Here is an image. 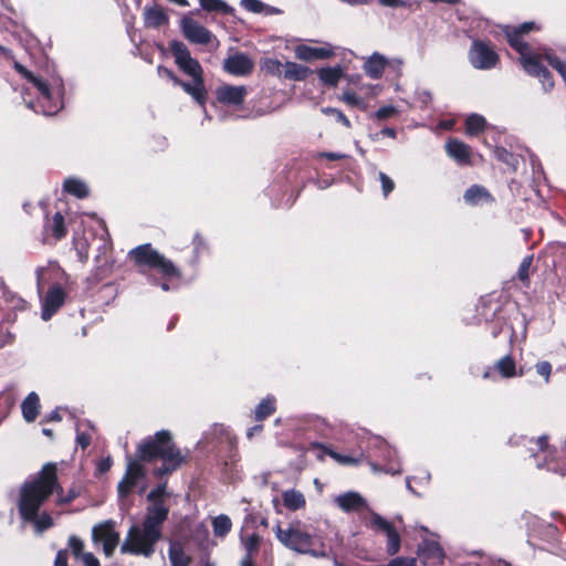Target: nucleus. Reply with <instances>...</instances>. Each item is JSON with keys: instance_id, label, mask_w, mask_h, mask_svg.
<instances>
[{"instance_id": "nucleus-8", "label": "nucleus", "mask_w": 566, "mask_h": 566, "mask_svg": "<svg viewBox=\"0 0 566 566\" xmlns=\"http://www.w3.org/2000/svg\"><path fill=\"white\" fill-rule=\"evenodd\" d=\"M512 42L513 49H515L521 55V63L525 71L533 76H537L541 80L545 91L552 90L554 86V81L549 71L542 65L541 55L527 54V52H525L526 48L524 45H522L516 40H513Z\"/></svg>"}, {"instance_id": "nucleus-49", "label": "nucleus", "mask_w": 566, "mask_h": 566, "mask_svg": "<svg viewBox=\"0 0 566 566\" xmlns=\"http://www.w3.org/2000/svg\"><path fill=\"white\" fill-rule=\"evenodd\" d=\"M416 101L422 108H427L432 102V94L426 90L418 91L416 93Z\"/></svg>"}, {"instance_id": "nucleus-14", "label": "nucleus", "mask_w": 566, "mask_h": 566, "mask_svg": "<svg viewBox=\"0 0 566 566\" xmlns=\"http://www.w3.org/2000/svg\"><path fill=\"white\" fill-rule=\"evenodd\" d=\"M248 95V90L243 85H222L217 88V99L226 105L239 106L241 105Z\"/></svg>"}, {"instance_id": "nucleus-32", "label": "nucleus", "mask_w": 566, "mask_h": 566, "mask_svg": "<svg viewBox=\"0 0 566 566\" xmlns=\"http://www.w3.org/2000/svg\"><path fill=\"white\" fill-rule=\"evenodd\" d=\"M63 188L66 192L77 197L85 198L88 196V188L82 180L69 178L64 181Z\"/></svg>"}, {"instance_id": "nucleus-34", "label": "nucleus", "mask_w": 566, "mask_h": 566, "mask_svg": "<svg viewBox=\"0 0 566 566\" xmlns=\"http://www.w3.org/2000/svg\"><path fill=\"white\" fill-rule=\"evenodd\" d=\"M200 7L208 12L229 14L233 9L223 0H199Z\"/></svg>"}, {"instance_id": "nucleus-64", "label": "nucleus", "mask_w": 566, "mask_h": 566, "mask_svg": "<svg viewBox=\"0 0 566 566\" xmlns=\"http://www.w3.org/2000/svg\"><path fill=\"white\" fill-rule=\"evenodd\" d=\"M252 557H253V556L245 555V556L242 558V560H241V563H240V566H254V565H253V562H252Z\"/></svg>"}, {"instance_id": "nucleus-21", "label": "nucleus", "mask_w": 566, "mask_h": 566, "mask_svg": "<svg viewBox=\"0 0 566 566\" xmlns=\"http://www.w3.org/2000/svg\"><path fill=\"white\" fill-rule=\"evenodd\" d=\"M419 555L427 562L440 563L444 558V552L438 542L423 541L419 546Z\"/></svg>"}, {"instance_id": "nucleus-59", "label": "nucleus", "mask_w": 566, "mask_h": 566, "mask_svg": "<svg viewBox=\"0 0 566 566\" xmlns=\"http://www.w3.org/2000/svg\"><path fill=\"white\" fill-rule=\"evenodd\" d=\"M264 66L269 72H279L280 67L282 66L281 62L274 59L265 60Z\"/></svg>"}, {"instance_id": "nucleus-19", "label": "nucleus", "mask_w": 566, "mask_h": 566, "mask_svg": "<svg viewBox=\"0 0 566 566\" xmlns=\"http://www.w3.org/2000/svg\"><path fill=\"white\" fill-rule=\"evenodd\" d=\"M191 82H185L182 90L189 94L200 106H205L208 92L202 76L191 77Z\"/></svg>"}, {"instance_id": "nucleus-45", "label": "nucleus", "mask_w": 566, "mask_h": 566, "mask_svg": "<svg viewBox=\"0 0 566 566\" xmlns=\"http://www.w3.org/2000/svg\"><path fill=\"white\" fill-rule=\"evenodd\" d=\"M532 262H533V255H527L522 260V262L518 266L517 276L522 282H524L526 284H528V276H530L528 272H530Z\"/></svg>"}, {"instance_id": "nucleus-31", "label": "nucleus", "mask_w": 566, "mask_h": 566, "mask_svg": "<svg viewBox=\"0 0 566 566\" xmlns=\"http://www.w3.org/2000/svg\"><path fill=\"white\" fill-rule=\"evenodd\" d=\"M495 370L504 378H512L516 376V365L511 355L502 357L495 364Z\"/></svg>"}, {"instance_id": "nucleus-60", "label": "nucleus", "mask_w": 566, "mask_h": 566, "mask_svg": "<svg viewBox=\"0 0 566 566\" xmlns=\"http://www.w3.org/2000/svg\"><path fill=\"white\" fill-rule=\"evenodd\" d=\"M333 55V51L328 48H315V60L327 59Z\"/></svg>"}, {"instance_id": "nucleus-42", "label": "nucleus", "mask_w": 566, "mask_h": 566, "mask_svg": "<svg viewBox=\"0 0 566 566\" xmlns=\"http://www.w3.org/2000/svg\"><path fill=\"white\" fill-rule=\"evenodd\" d=\"M67 544H69V548L72 552L73 556L76 559H81L82 555L85 554L83 541L80 537L72 535L69 537Z\"/></svg>"}, {"instance_id": "nucleus-17", "label": "nucleus", "mask_w": 566, "mask_h": 566, "mask_svg": "<svg viewBox=\"0 0 566 566\" xmlns=\"http://www.w3.org/2000/svg\"><path fill=\"white\" fill-rule=\"evenodd\" d=\"M446 151L459 165H470L471 163V147L459 139H449L446 143Z\"/></svg>"}, {"instance_id": "nucleus-48", "label": "nucleus", "mask_w": 566, "mask_h": 566, "mask_svg": "<svg viewBox=\"0 0 566 566\" xmlns=\"http://www.w3.org/2000/svg\"><path fill=\"white\" fill-rule=\"evenodd\" d=\"M379 180L381 182V189L385 197H387L395 188L394 180L385 172H379Z\"/></svg>"}, {"instance_id": "nucleus-43", "label": "nucleus", "mask_w": 566, "mask_h": 566, "mask_svg": "<svg viewBox=\"0 0 566 566\" xmlns=\"http://www.w3.org/2000/svg\"><path fill=\"white\" fill-rule=\"evenodd\" d=\"M545 59L552 67H554L563 77L566 83V63L562 62L558 57L553 55L551 52L545 53Z\"/></svg>"}, {"instance_id": "nucleus-58", "label": "nucleus", "mask_w": 566, "mask_h": 566, "mask_svg": "<svg viewBox=\"0 0 566 566\" xmlns=\"http://www.w3.org/2000/svg\"><path fill=\"white\" fill-rule=\"evenodd\" d=\"M84 566H99L98 559L92 553H85L81 559Z\"/></svg>"}, {"instance_id": "nucleus-25", "label": "nucleus", "mask_w": 566, "mask_h": 566, "mask_svg": "<svg viewBox=\"0 0 566 566\" xmlns=\"http://www.w3.org/2000/svg\"><path fill=\"white\" fill-rule=\"evenodd\" d=\"M317 75L324 85L335 87L344 76V69L340 65L322 67Z\"/></svg>"}, {"instance_id": "nucleus-39", "label": "nucleus", "mask_w": 566, "mask_h": 566, "mask_svg": "<svg viewBox=\"0 0 566 566\" xmlns=\"http://www.w3.org/2000/svg\"><path fill=\"white\" fill-rule=\"evenodd\" d=\"M385 534L387 535V553L389 555L397 554L400 549V535L394 526L390 528V531L385 532Z\"/></svg>"}, {"instance_id": "nucleus-24", "label": "nucleus", "mask_w": 566, "mask_h": 566, "mask_svg": "<svg viewBox=\"0 0 566 566\" xmlns=\"http://www.w3.org/2000/svg\"><path fill=\"white\" fill-rule=\"evenodd\" d=\"M534 28H535L534 22H525V23L521 24L518 28H515L513 30H511L509 27H506L505 34H506L510 45L513 48L512 41L516 40L517 42H520L522 45H524L526 48L525 52H527V54H535L531 50L530 45L526 42L522 41V35L528 33Z\"/></svg>"}, {"instance_id": "nucleus-53", "label": "nucleus", "mask_w": 566, "mask_h": 566, "mask_svg": "<svg viewBox=\"0 0 566 566\" xmlns=\"http://www.w3.org/2000/svg\"><path fill=\"white\" fill-rule=\"evenodd\" d=\"M395 113H396V108L395 107H392V106H384V107H380L376 112L375 116L378 119H386L388 117H391Z\"/></svg>"}, {"instance_id": "nucleus-5", "label": "nucleus", "mask_w": 566, "mask_h": 566, "mask_svg": "<svg viewBox=\"0 0 566 566\" xmlns=\"http://www.w3.org/2000/svg\"><path fill=\"white\" fill-rule=\"evenodd\" d=\"M14 69L30 83H32L39 92L38 104L40 109H38L32 102L28 103L29 108L34 109L36 113H42L45 116L54 115L62 108L60 90H52V86H50L45 81L33 75L20 63H14Z\"/></svg>"}, {"instance_id": "nucleus-23", "label": "nucleus", "mask_w": 566, "mask_h": 566, "mask_svg": "<svg viewBox=\"0 0 566 566\" xmlns=\"http://www.w3.org/2000/svg\"><path fill=\"white\" fill-rule=\"evenodd\" d=\"M282 501L285 509L292 512L305 507L306 504L304 494L295 489L285 490L282 493Z\"/></svg>"}, {"instance_id": "nucleus-55", "label": "nucleus", "mask_w": 566, "mask_h": 566, "mask_svg": "<svg viewBox=\"0 0 566 566\" xmlns=\"http://www.w3.org/2000/svg\"><path fill=\"white\" fill-rule=\"evenodd\" d=\"M76 442L82 449H85L91 443V436L86 432H81L77 429Z\"/></svg>"}, {"instance_id": "nucleus-44", "label": "nucleus", "mask_w": 566, "mask_h": 566, "mask_svg": "<svg viewBox=\"0 0 566 566\" xmlns=\"http://www.w3.org/2000/svg\"><path fill=\"white\" fill-rule=\"evenodd\" d=\"M295 56L303 61H313L315 60V48L305 44L297 45Z\"/></svg>"}, {"instance_id": "nucleus-30", "label": "nucleus", "mask_w": 566, "mask_h": 566, "mask_svg": "<svg viewBox=\"0 0 566 566\" xmlns=\"http://www.w3.org/2000/svg\"><path fill=\"white\" fill-rule=\"evenodd\" d=\"M168 555L171 566H189L191 560L184 552L181 545L175 542L170 543Z\"/></svg>"}, {"instance_id": "nucleus-4", "label": "nucleus", "mask_w": 566, "mask_h": 566, "mask_svg": "<svg viewBox=\"0 0 566 566\" xmlns=\"http://www.w3.org/2000/svg\"><path fill=\"white\" fill-rule=\"evenodd\" d=\"M274 532L279 542L289 549L314 557L327 556L323 539L304 531L301 521L290 523L285 530L276 525Z\"/></svg>"}, {"instance_id": "nucleus-20", "label": "nucleus", "mask_w": 566, "mask_h": 566, "mask_svg": "<svg viewBox=\"0 0 566 566\" xmlns=\"http://www.w3.org/2000/svg\"><path fill=\"white\" fill-rule=\"evenodd\" d=\"M536 446H537V450L533 451L532 455L535 459H538L541 453L544 454L545 462H542L539 460L536 462V467L538 469H542L546 464L548 465V463L555 459L556 449L548 444V436H546V434L537 438Z\"/></svg>"}, {"instance_id": "nucleus-3", "label": "nucleus", "mask_w": 566, "mask_h": 566, "mask_svg": "<svg viewBox=\"0 0 566 566\" xmlns=\"http://www.w3.org/2000/svg\"><path fill=\"white\" fill-rule=\"evenodd\" d=\"M139 458L151 461L155 458L163 460V465L154 471L157 478H161L175 471L184 461V457L172 442L169 431H158L154 437L145 439L138 447Z\"/></svg>"}, {"instance_id": "nucleus-54", "label": "nucleus", "mask_w": 566, "mask_h": 566, "mask_svg": "<svg viewBox=\"0 0 566 566\" xmlns=\"http://www.w3.org/2000/svg\"><path fill=\"white\" fill-rule=\"evenodd\" d=\"M390 566H416V559L408 557H397L390 560Z\"/></svg>"}, {"instance_id": "nucleus-10", "label": "nucleus", "mask_w": 566, "mask_h": 566, "mask_svg": "<svg viewBox=\"0 0 566 566\" xmlns=\"http://www.w3.org/2000/svg\"><path fill=\"white\" fill-rule=\"evenodd\" d=\"M115 522L108 520L95 525L92 538L95 544H102L104 554L109 557L119 543V533L115 530Z\"/></svg>"}, {"instance_id": "nucleus-51", "label": "nucleus", "mask_w": 566, "mask_h": 566, "mask_svg": "<svg viewBox=\"0 0 566 566\" xmlns=\"http://www.w3.org/2000/svg\"><path fill=\"white\" fill-rule=\"evenodd\" d=\"M536 371L538 375L545 378V381H549L552 365L548 361H541L536 364Z\"/></svg>"}, {"instance_id": "nucleus-62", "label": "nucleus", "mask_w": 566, "mask_h": 566, "mask_svg": "<svg viewBox=\"0 0 566 566\" xmlns=\"http://www.w3.org/2000/svg\"><path fill=\"white\" fill-rule=\"evenodd\" d=\"M112 467V460L111 458H105V459H102L99 462H98V471L101 473H104V472H107Z\"/></svg>"}, {"instance_id": "nucleus-18", "label": "nucleus", "mask_w": 566, "mask_h": 566, "mask_svg": "<svg viewBox=\"0 0 566 566\" xmlns=\"http://www.w3.org/2000/svg\"><path fill=\"white\" fill-rule=\"evenodd\" d=\"M388 59L380 53H373L364 63L365 73L374 80L382 76L385 69H387Z\"/></svg>"}, {"instance_id": "nucleus-38", "label": "nucleus", "mask_w": 566, "mask_h": 566, "mask_svg": "<svg viewBox=\"0 0 566 566\" xmlns=\"http://www.w3.org/2000/svg\"><path fill=\"white\" fill-rule=\"evenodd\" d=\"M48 229L54 235L55 239L60 240L66 234V228L64 224V217L61 212H56L53 216L51 224L48 226Z\"/></svg>"}, {"instance_id": "nucleus-40", "label": "nucleus", "mask_w": 566, "mask_h": 566, "mask_svg": "<svg viewBox=\"0 0 566 566\" xmlns=\"http://www.w3.org/2000/svg\"><path fill=\"white\" fill-rule=\"evenodd\" d=\"M494 156L502 163H505L513 170L516 169L517 159L516 157L503 147H496L494 149Z\"/></svg>"}, {"instance_id": "nucleus-47", "label": "nucleus", "mask_w": 566, "mask_h": 566, "mask_svg": "<svg viewBox=\"0 0 566 566\" xmlns=\"http://www.w3.org/2000/svg\"><path fill=\"white\" fill-rule=\"evenodd\" d=\"M322 113L325 115H333L344 126H346L347 128L350 127L349 119L345 116V114L342 111L333 107H324L322 108Z\"/></svg>"}, {"instance_id": "nucleus-26", "label": "nucleus", "mask_w": 566, "mask_h": 566, "mask_svg": "<svg viewBox=\"0 0 566 566\" xmlns=\"http://www.w3.org/2000/svg\"><path fill=\"white\" fill-rule=\"evenodd\" d=\"M385 451H384V458L388 459V463L381 468L380 465L376 463H370L371 469L375 472L384 471L386 473L390 474H399L401 472V465L398 461H395L394 458L396 457V451L389 448L385 442H382Z\"/></svg>"}, {"instance_id": "nucleus-35", "label": "nucleus", "mask_w": 566, "mask_h": 566, "mask_svg": "<svg viewBox=\"0 0 566 566\" xmlns=\"http://www.w3.org/2000/svg\"><path fill=\"white\" fill-rule=\"evenodd\" d=\"M486 126V120L479 114H471L465 120V130L468 135H476Z\"/></svg>"}, {"instance_id": "nucleus-28", "label": "nucleus", "mask_w": 566, "mask_h": 566, "mask_svg": "<svg viewBox=\"0 0 566 566\" xmlns=\"http://www.w3.org/2000/svg\"><path fill=\"white\" fill-rule=\"evenodd\" d=\"M463 198L470 205H479L483 201H493L490 192L484 187L479 185H473L467 189Z\"/></svg>"}, {"instance_id": "nucleus-61", "label": "nucleus", "mask_w": 566, "mask_h": 566, "mask_svg": "<svg viewBox=\"0 0 566 566\" xmlns=\"http://www.w3.org/2000/svg\"><path fill=\"white\" fill-rule=\"evenodd\" d=\"M318 156L322 157V158H327L329 160H339V159H343V158L346 157V155H344V154L329 153V151L321 153Z\"/></svg>"}, {"instance_id": "nucleus-46", "label": "nucleus", "mask_w": 566, "mask_h": 566, "mask_svg": "<svg viewBox=\"0 0 566 566\" xmlns=\"http://www.w3.org/2000/svg\"><path fill=\"white\" fill-rule=\"evenodd\" d=\"M241 6L249 12L262 13L265 9V3L260 0H241Z\"/></svg>"}, {"instance_id": "nucleus-27", "label": "nucleus", "mask_w": 566, "mask_h": 566, "mask_svg": "<svg viewBox=\"0 0 566 566\" xmlns=\"http://www.w3.org/2000/svg\"><path fill=\"white\" fill-rule=\"evenodd\" d=\"M39 396L35 392H30L21 405L23 418L28 422L35 420L39 413Z\"/></svg>"}, {"instance_id": "nucleus-16", "label": "nucleus", "mask_w": 566, "mask_h": 566, "mask_svg": "<svg viewBox=\"0 0 566 566\" xmlns=\"http://www.w3.org/2000/svg\"><path fill=\"white\" fill-rule=\"evenodd\" d=\"M65 293L60 286L50 289L42 304V318L49 321L54 313L63 305Z\"/></svg>"}, {"instance_id": "nucleus-36", "label": "nucleus", "mask_w": 566, "mask_h": 566, "mask_svg": "<svg viewBox=\"0 0 566 566\" xmlns=\"http://www.w3.org/2000/svg\"><path fill=\"white\" fill-rule=\"evenodd\" d=\"M275 411V398L266 397L255 408V419L263 420Z\"/></svg>"}, {"instance_id": "nucleus-29", "label": "nucleus", "mask_w": 566, "mask_h": 566, "mask_svg": "<svg viewBox=\"0 0 566 566\" xmlns=\"http://www.w3.org/2000/svg\"><path fill=\"white\" fill-rule=\"evenodd\" d=\"M283 67L284 76L289 80L303 81L311 74V70L307 66L294 62H286Z\"/></svg>"}, {"instance_id": "nucleus-57", "label": "nucleus", "mask_w": 566, "mask_h": 566, "mask_svg": "<svg viewBox=\"0 0 566 566\" xmlns=\"http://www.w3.org/2000/svg\"><path fill=\"white\" fill-rule=\"evenodd\" d=\"M54 566H69L67 565V551L60 549L54 559Z\"/></svg>"}, {"instance_id": "nucleus-6", "label": "nucleus", "mask_w": 566, "mask_h": 566, "mask_svg": "<svg viewBox=\"0 0 566 566\" xmlns=\"http://www.w3.org/2000/svg\"><path fill=\"white\" fill-rule=\"evenodd\" d=\"M128 255L138 266L157 270L166 280L179 277L180 272L174 263L155 250L149 243L138 245L129 251Z\"/></svg>"}, {"instance_id": "nucleus-7", "label": "nucleus", "mask_w": 566, "mask_h": 566, "mask_svg": "<svg viewBox=\"0 0 566 566\" xmlns=\"http://www.w3.org/2000/svg\"><path fill=\"white\" fill-rule=\"evenodd\" d=\"M145 475L146 471L138 461H128L125 475L117 485L120 510L127 511L129 509L132 503L128 501V495L139 481L145 479Z\"/></svg>"}, {"instance_id": "nucleus-15", "label": "nucleus", "mask_w": 566, "mask_h": 566, "mask_svg": "<svg viewBox=\"0 0 566 566\" xmlns=\"http://www.w3.org/2000/svg\"><path fill=\"white\" fill-rule=\"evenodd\" d=\"M334 502L345 513L359 512L367 507L366 500L355 491H348L335 496Z\"/></svg>"}, {"instance_id": "nucleus-37", "label": "nucleus", "mask_w": 566, "mask_h": 566, "mask_svg": "<svg viewBox=\"0 0 566 566\" xmlns=\"http://www.w3.org/2000/svg\"><path fill=\"white\" fill-rule=\"evenodd\" d=\"M261 542H262V537L256 533H252L248 536H243V535L241 536V543L247 553L245 555H249V556H253L254 554L258 553Z\"/></svg>"}, {"instance_id": "nucleus-11", "label": "nucleus", "mask_w": 566, "mask_h": 566, "mask_svg": "<svg viewBox=\"0 0 566 566\" xmlns=\"http://www.w3.org/2000/svg\"><path fill=\"white\" fill-rule=\"evenodd\" d=\"M170 50L175 57V62L178 67L190 77H197L203 75V70L200 63L193 59L185 43L179 41H172L170 43Z\"/></svg>"}, {"instance_id": "nucleus-50", "label": "nucleus", "mask_w": 566, "mask_h": 566, "mask_svg": "<svg viewBox=\"0 0 566 566\" xmlns=\"http://www.w3.org/2000/svg\"><path fill=\"white\" fill-rule=\"evenodd\" d=\"M342 101L350 106H363V99L358 97L354 92H344L342 95Z\"/></svg>"}, {"instance_id": "nucleus-52", "label": "nucleus", "mask_w": 566, "mask_h": 566, "mask_svg": "<svg viewBox=\"0 0 566 566\" xmlns=\"http://www.w3.org/2000/svg\"><path fill=\"white\" fill-rule=\"evenodd\" d=\"M329 455L342 464H357L358 463L357 459L349 457V455L339 454L334 451L329 452Z\"/></svg>"}, {"instance_id": "nucleus-2", "label": "nucleus", "mask_w": 566, "mask_h": 566, "mask_svg": "<svg viewBox=\"0 0 566 566\" xmlns=\"http://www.w3.org/2000/svg\"><path fill=\"white\" fill-rule=\"evenodd\" d=\"M56 491L62 492L57 483L56 468L45 464L38 475L23 483L20 490L19 513L24 521L32 522L39 533L50 528L53 520L48 513L39 515V510L48 497Z\"/></svg>"}, {"instance_id": "nucleus-33", "label": "nucleus", "mask_w": 566, "mask_h": 566, "mask_svg": "<svg viewBox=\"0 0 566 566\" xmlns=\"http://www.w3.org/2000/svg\"><path fill=\"white\" fill-rule=\"evenodd\" d=\"M231 528L232 522L226 514H220L212 520V530L217 537H224Z\"/></svg>"}, {"instance_id": "nucleus-1", "label": "nucleus", "mask_w": 566, "mask_h": 566, "mask_svg": "<svg viewBox=\"0 0 566 566\" xmlns=\"http://www.w3.org/2000/svg\"><path fill=\"white\" fill-rule=\"evenodd\" d=\"M165 495L166 484H159L148 493L147 500L151 504L147 506L142 524H135L128 530L120 546L123 554L150 557L155 553V546L161 538L163 524L169 514V509L164 503Z\"/></svg>"}, {"instance_id": "nucleus-41", "label": "nucleus", "mask_w": 566, "mask_h": 566, "mask_svg": "<svg viewBox=\"0 0 566 566\" xmlns=\"http://www.w3.org/2000/svg\"><path fill=\"white\" fill-rule=\"evenodd\" d=\"M392 526L394 525L390 522L385 520L378 513H375V512L371 513V516H370V527L371 528H375V530H378V531H381L385 533L387 531H390V528Z\"/></svg>"}, {"instance_id": "nucleus-13", "label": "nucleus", "mask_w": 566, "mask_h": 566, "mask_svg": "<svg viewBox=\"0 0 566 566\" xmlns=\"http://www.w3.org/2000/svg\"><path fill=\"white\" fill-rule=\"evenodd\" d=\"M253 65V61L244 53H235L223 61L224 71L235 76L250 74Z\"/></svg>"}, {"instance_id": "nucleus-63", "label": "nucleus", "mask_w": 566, "mask_h": 566, "mask_svg": "<svg viewBox=\"0 0 566 566\" xmlns=\"http://www.w3.org/2000/svg\"><path fill=\"white\" fill-rule=\"evenodd\" d=\"M384 136L396 138V130L391 127H385L380 132Z\"/></svg>"}, {"instance_id": "nucleus-9", "label": "nucleus", "mask_w": 566, "mask_h": 566, "mask_svg": "<svg viewBox=\"0 0 566 566\" xmlns=\"http://www.w3.org/2000/svg\"><path fill=\"white\" fill-rule=\"evenodd\" d=\"M468 56L471 65L476 70H491L499 62V54L483 41H473Z\"/></svg>"}, {"instance_id": "nucleus-22", "label": "nucleus", "mask_w": 566, "mask_h": 566, "mask_svg": "<svg viewBox=\"0 0 566 566\" xmlns=\"http://www.w3.org/2000/svg\"><path fill=\"white\" fill-rule=\"evenodd\" d=\"M145 24L148 28L157 29L168 23V15L160 7L145 8Z\"/></svg>"}, {"instance_id": "nucleus-56", "label": "nucleus", "mask_w": 566, "mask_h": 566, "mask_svg": "<svg viewBox=\"0 0 566 566\" xmlns=\"http://www.w3.org/2000/svg\"><path fill=\"white\" fill-rule=\"evenodd\" d=\"M403 60L400 57L388 59L387 67L394 70L398 74L401 73Z\"/></svg>"}, {"instance_id": "nucleus-12", "label": "nucleus", "mask_w": 566, "mask_h": 566, "mask_svg": "<svg viewBox=\"0 0 566 566\" xmlns=\"http://www.w3.org/2000/svg\"><path fill=\"white\" fill-rule=\"evenodd\" d=\"M181 29L186 39L192 43L208 44L213 38L207 28L189 17L182 18Z\"/></svg>"}]
</instances>
